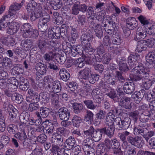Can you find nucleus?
Masks as SVG:
<instances>
[{
  "label": "nucleus",
  "instance_id": "nucleus-1",
  "mask_svg": "<svg viewBox=\"0 0 155 155\" xmlns=\"http://www.w3.org/2000/svg\"><path fill=\"white\" fill-rule=\"evenodd\" d=\"M150 68L143 65L135 67L132 70L133 73L130 74V78L135 81L142 80V84L146 89H148L152 85V81L148 77L149 76Z\"/></svg>",
  "mask_w": 155,
  "mask_h": 155
},
{
  "label": "nucleus",
  "instance_id": "nucleus-2",
  "mask_svg": "<svg viewBox=\"0 0 155 155\" xmlns=\"http://www.w3.org/2000/svg\"><path fill=\"white\" fill-rule=\"evenodd\" d=\"M21 31L22 33V36L25 38H36L38 35L37 31L34 30L29 23L23 24L21 27Z\"/></svg>",
  "mask_w": 155,
  "mask_h": 155
},
{
  "label": "nucleus",
  "instance_id": "nucleus-3",
  "mask_svg": "<svg viewBox=\"0 0 155 155\" xmlns=\"http://www.w3.org/2000/svg\"><path fill=\"white\" fill-rule=\"evenodd\" d=\"M4 106L5 109L8 110L9 112V117L12 120L15 119L17 116V111L14 108L13 106L11 104L9 101H6L4 103Z\"/></svg>",
  "mask_w": 155,
  "mask_h": 155
},
{
  "label": "nucleus",
  "instance_id": "nucleus-4",
  "mask_svg": "<svg viewBox=\"0 0 155 155\" xmlns=\"http://www.w3.org/2000/svg\"><path fill=\"white\" fill-rule=\"evenodd\" d=\"M0 88L4 92L5 94L8 97H11L16 89L7 85L4 80L0 81Z\"/></svg>",
  "mask_w": 155,
  "mask_h": 155
},
{
  "label": "nucleus",
  "instance_id": "nucleus-5",
  "mask_svg": "<svg viewBox=\"0 0 155 155\" xmlns=\"http://www.w3.org/2000/svg\"><path fill=\"white\" fill-rule=\"evenodd\" d=\"M50 19L49 15H47L39 19L38 27L40 31L43 32H45L47 28V23L49 21Z\"/></svg>",
  "mask_w": 155,
  "mask_h": 155
},
{
  "label": "nucleus",
  "instance_id": "nucleus-6",
  "mask_svg": "<svg viewBox=\"0 0 155 155\" xmlns=\"http://www.w3.org/2000/svg\"><path fill=\"white\" fill-rule=\"evenodd\" d=\"M127 139L129 143L137 147H141L143 144V140L138 136L133 137L130 136H128Z\"/></svg>",
  "mask_w": 155,
  "mask_h": 155
},
{
  "label": "nucleus",
  "instance_id": "nucleus-7",
  "mask_svg": "<svg viewBox=\"0 0 155 155\" xmlns=\"http://www.w3.org/2000/svg\"><path fill=\"white\" fill-rule=\"evenodd\" d=\"M147 32L144 26L138 27L137 30L135 40L137 41L144 39L147 37Z\"/></svg>",
  "mask_w": 155,
  "mask_h": 155
},
{
  "label": "nucleus",
  "instance_id": "nucleus-8",
  "mask_svg": "<svg viewBox=\"0 0 155 155\" xmlns=\"http://www.w3.org/2000/svg\"><path fill=\"white\" fill-rule=\"evenodd\" d=\"M120 98L122 97V98L119 101V104L121 107H123L126 109H129L130 108V98L124 96L123 93L122 92L120 95Z\"/></svg>",
  "mask_w": 155,
  "mask_h": 155
},
{
  "label": "nucleus",
  "instance_id": "nucleus-9",
  "mask_svg": "<svg viewBox=\"0 0 155 155\" xmlns=\"http://www.w3.org/2000/svg\"><path fill=\"white\" fill-rule=\"evenodd\" d=\"M60 118L62 120H68L70 116V112L66 108H61L58 111Z\"/></svg>",
  "mask_w": 155,
  "mask_h": 155
},
{
  "label": "nucleus",
  "instance_id": "nucleus-10",
  "mask_svg": "<svg viewBox=\"0 0 155 155\" xmlns=\"http://www.w3.org/2000/svg\"><path fill=\"white\" fill-rule=\"evenodd\" d=\"M9 24L7 29V32L10 35H14L18 30L20 25L18 23L15 21H12L11 23L9 22Z\"/></svg>",
  "mask_w": 155,
  "mask_h": 155
},
{
  "label": "nucleus",
  "instance_id": "nucleus-11",
  "mask_svg": "<svg viewBox=\"0 0 155 155\" xmlns=\"http://www.w3.org/2000/svg\"><path fill=\"white\" fill-rule=\"evenodd\" d=\"M48 34V37L50 38H58L60 35V28L55 27L52 29H49Z\"/></svg>",
  "mask_w": 155,
  "mask_h": 155
},
{
  "label": "nucleus",
  "instance_id": "nucleus-12",
  "mask_svg": "<svg viewBox=\"0 0 155 155\" xmlns=\"http://www.w3.org/2000/svg\"><path fill=\"white\" fill-rule=\"evenodd\" d=\"M42 9L40 5L34 11L31 13L30 16L31 20L33 21L40 17L42 15Z\"/></svg>",
  "mask_w": 155,
  "mask_h": 155
},
{
  "label": "nucleus",
  "instance_id": "nucleus-13",
  "mask_svg": "<svg viewBox=\"0 0 155 155\" xmlns=\"http://www.w3.org/2000/svg\"><path fill=\"white\" fill-rule=\"evenodd\" d=\"M91 68L86 67L84 69L79 72L78 77L81 79H87L90 75H91Z\"/></svg>",
  "mask_w": 155,
  "mask_h": 155
},
{
  "label": "nucleus",
  "instance_id": "nucleus-14",
  "mask_svg": "<svg viewBox=\"0 0 155 155\" xmlns=\"http://www.w3.org/2000/svg\"><path fill=\"white\" fill-rule=\"evenodd\" d=\"M127 26L130 29L134 30L138 25V23L134 17H129L126 20Z\"/></svg>",
  "mask_w": 155,
  "mask_h": 155
},
{
  "label": "nucleus",
  "instance_id": "nucleus-15",
  "mask_svg": "<svg viewBox=\"0 0 155 155\" xmlns=\"http://www.w3.org/2000/svg\"><path fill=\"white\" fill-rule=\"evenodd\" d=\"M2 41L3 44L9 47L13 46L16 44L15 38L10 36L3 38Z\"/></svg>",
  "mask_w": 155,
  "mask_h": 155
},
{
  "label": "nucleus",
  "instance_id": "nucleus-16",
  "mask_svg": "<svg viewBox=\"0 0 155 155\" xmlns=\"http://www.w3.org/2000/svg\"><path fill=\"white\" fill-rule=\"evenodd\" d=\"M140 58V55L138 54H131L128 57V63L130 66L131 68L134 67L136 65Z\"/></svg>",
  "mask_w": 155,
  "mask_h": 155
},
{
  "label": "nucleus",
  "instance_id": "nucleus-17",
  "mask_svg": "<svg viewBox=\"0 0 155 155\" xmlns=\"http://www.w3.org/2000/svg\"><path fill=\"white\" fill-rule=\"evenodd\" d=\"M22 4L15 3L12 4L9 8V16L10 17L15 15L16 13V11L19 10L22 5Z\"/></svg>",
  "mask_w": 155,
  "mask_h": 155
},
{
  "label": "nucleus",
  "instance_id": "nucleus-18",
  "mask_svg": "<svg viewBox=\"0 0 155 155\" xmlns=\"http://www.w3.org/2000/svg\"><path fill=\"white\" fill-rule=\"evenodd\" d=\"M124 90L125 92L130 94L134 91L135 86L133 83L131 82H126L124 86Z\"/></svg>",
  "mask_w": 155,
  "mask_h": 155
},
{
  "label": "nucleus",
  "instance_id": "nucleus-19",
  "mask_svg": "<svg viewBox=\"0 0 155 155\" xmlns=\"http://www.w3.org/2000/svg\"><path fill=\"white\" fill-rule=\"evenodd\" d=\"M48 86L54 92L58 93L61 90L60 83L58 81H55L49 84Z\"/></svg>",
  "mask_w": 155,
  "mask_h": 155
},
{
  "label": "nucleus",
  "instance_id": "nucleus-20",
  "mask_svg": "<svg viewBox=\"0 0 155 155\" xmlns=\"http://www.w3.org/2000/svg\"><path fill=\"white\" fill-rule=\"evenodd\" d=\"M105 116V112L103 110H100L96 114V117L95 119V124L96 125H99L101 120L104 119Z\"/></svg>",
  "mask_w": 155,
  "mask_h": 155
},
{
  "label": "nucleus",
  "instance_id": "nucleus-21",
  "mask_svg": "<svg viewBox=\"0 0 155 155\" xmlns=\"http://www.w3.org/2000/svg\"><path fill=\"white\" fill-rule=\"evenodd\" d=\"M97 51V55L98 56L97 57L99 56V58H96V61L98 62H100L101 61V57L103 56L104 54H105V51L102 45H101L99 46L96 49Z\"/></svg>",
  "mask_w": 155,
  "mask_h": 155
},
{
  "label": "nucleus",
  "instance_id": "nucleus-22",
  "mask_svg": "<svg viewBox=\"0 0 155 155\" xmlns=\"http://www.w3.org/2000/svg\"><path fill=\"white\" fill-rule=\"evenodd\" d=\"M114 115L111 112L108 113L107 115L105 124L106 126H114Z\"/></svg>",
  "mask_w": 155,
  "mask_h": 155
},
{
  "label": "nucleus",
  "instance_id": "nucleus-23",
  "mask_svg": "<svg viewBox=\"0 0 155 155\" xmlns=\"http://www.w3.org/2000/svg\"><path fill=\"white\" fill-rule=\"evenodd\" d=\"M75 140L74 138L71 137H70L68 138L66 141L65 147L68 150L71 149L73 147Z\"/></svg>",
  "mask_w": 155,
  "mask_h": 155
},
{
  "label": "nucleus",
  "instance_id": "nucleus-24",
  "mask_svg": "<svg viewBox=\"0 0 155 155\" xmlns=\"http://www.w3.org/2000/svg\"><path fill=\"white\" fill-rule=\"evenodd\" d=\"M5 84H6L7 85L10 87H12L16 89L18 87V81L14 77L10 78L7 80V82L5 81Z\"/></svg>",
  "mask_w": 155,
  "mask_h": 155
},
{
  "label": "nucleus",
  "instance_id": "nucleus-25",
  "mask_svg": "<svg viewBox=\"0 0 155 155\" xmlns=\"http://www.w3.org/2000/svg\"><path fill=\"white\" fill-rule=\"evenodd\" d=\"M147 61L150 64L155 63V51L148 53L146 57Z\"/></svg>",
  "mask_w": 155,
  "mask_h": 155
},
{
  "label": "nucleus",
  "instance_id": "nucleus-26",
  "mask_svg": "<svg viewBox=\"0 0 155 155\" xmlns=\"http://www.w3.org/2000/svg\"><path fill=\"white\" fill-rule=\"evenodd\" d=\"M101 129L104 130L103 134H105L110 137H111L114 134V126H106Z\"/></svg>",
  "mask_w": 155,
  "mask_h": 155
},
{
  "label": "nucleus",
  "instance_id": "nucleus-27",
  "mask_svg": "<svg viewBox=\"0 0 155 155\" xmlns=\"http://www.w3.org/2000/svg\"><path fill=\"white\" fill-rule=\"evenodd\" d=\"M92 38V35L89 34L83 35L81 37V41L82 45H85L87 43H90L89 42Z\"/></svg>",
  "mask_w": 155,
  "mask_h": 155
},
{
  "label": "nucleus",
  "instance_id": "nucleus-28",
  "mask_svg": "<svg viewBox=\"0 0 155 155\" xmlns=\"http://www.w3.org/2000/svg\"><path fill=\"white\" fill-rule=\"evenodd\" d=\"M35 69L38 72L42 74H45L47 71L46 67L44 64L41 63H38L36 64Z\"/></svg>",
  "mask_w": 155,
  "mask_h": 155
},
{
  "label": "nucleus",
  "instance_id": "nucleus-29",
  "mask_svg": "<svg viewBox=\"0 0 155 155\" xmlns=\"http://www.w3.org/2000/svg\"><path fill=\"white\" fill-rule=\"evenodd\" d=\"M144 27L148 34L152 35H155V25L150 23L148 25Z\"/></svg>",
  "mask_w": 155,
  "mask_h": 155
},
{
  "label": "nucleus",
  "instance_id": "nucleus-30",
  "mask_svg": "<svg viewBox=\"0 0 155 155\" xmlns=\"http://www.w3.org/2000/svg\"><path fill=\"white\" fill-rule=\"evenodd\" d=\"M104 130L101 129L97 131H94L92 137L94 141L97 142L101 139L102 134H103V132H104Z\"/></svg>",
  "mask_w": 155,
  "mask_h": 155
},
{
  "label": "nucleus",
  "instance_id": "nucleus-31",
  "mask_svg": "<svg viewBox=\"0 0 155 155\" xmlns=\"http://www.w3.org/2000/svg\"><path fill=\"white\" fill-rule=\"evenodd\" d=\"M52 138V141H53L54 139L56 141L57 144L59 146H61L63 144V138L61 135L58 134V133H54ZM52 142H53V141H52Z\"/></svg>",
  "mask_w": 155,
  "mask_h": 155
},
{
  "label": "nucleus",
  "instance_id": "nucleus-32",
  "mask_svg": "<svg viewBox=\"0 0 155 155\" xmlns=\"http://www.w3.org/2000/svg\"><path fill=\"white\" fill-rule=\"evenodd\" d=\"M94 28L96 36L98 38H101L103 35L102 29L101 25L99 24H97L95 25Z\"/></svg>",
  "mask_w": 155,
  "mask_h": 155
},
{
  "label": "nucleus",
  "instance_id": "nucleus-33",
  "mask_svg": "<svg viewBox=\"0 0 155 155\" xmlns=\"http://www.w3.org/2000/svg\"><path fill=\"white\" fill-rule=\"evenodd\" d=\"M14 137L17 139L21 141L24 140L27 138V136L24 130H22L21 132L17 133L14 135Z\"/></svg>",
  "mask_w": 155,
  "mask_h": 155
},
{
  "label": "nucleus",
  "instance_id": "nucleus-34",
  "mask_svg": "<svg viewBox=\"0 0 155 155\" xmlns=\"http://www.w3.org/2000/svg\"><path fill=\"white\" fill-rule=\"evenodd\" d=\"M84 51L86 54H89L91 55L93 54L94 51V49L91 45L90 43H87L84 45Z\"/></svg>",
  "mask_w": 155,
  "mask_h": 155
},
{
  "label": "nucleus",
  "instance_id": "nucleus-35",
  "mask_svg": "<svg viewBox=\"0 0 155 155\" xmlns=\"http://www.w3.org/2000/svg\"><path fill=\"white\" fill-rule=\"evenodd\" d=\"M119 69L121 72H125L128 70V67L125 60H120L119 63Z\"/></svg>",
  "mask_w": 155,
  "mask_h": 155
},
{
  "label": "nucleus",
  "instance_id": "nucleus-36",
  "mask_svg": "<svg viewBox=\"0 0 155 155\" xmlns=\"http://www.w3.org/2000/svg\"><path fill=\"white\" fill-rule=\"evenodd\" d=\"M40 5H38L37 3L34 1L31 2L28 4L27 6V10L29 12H33L34 10L37 8V7H38Z\"/></svg>",
  "mask_w": 155,
  "mask_h": 155
},
{
  "label": "nucleus",
  "instance_id": "nucleus-37",
  "mask_svg": "<svg viewBox=\"0 0 155 155\" xmlns=\"http://www.w3.org/2000/svg\"><path fill=\"white\" fill-rule=\"evenodd\" d=\"M131 122V120L129 118L127 117L124 118L122 121L121 128L124 129H127L130 126Z\"/></svg>",
  "mask_w": 155,
  "mask_h": 155
},
{
  "label": "nucleus",
  "instance_id": "nucleus-38",
  "mask_svg": "<svg viewBox=\"0 0 155 155\" xmlns=\"http://www.w3.org/2000/svg\"><path fill=\"white\" fill-rule=\"evenodd\" d=\"M147 48V45L145 44V41H142L138 43L136 49L138 52H141L146 50Z\"/></svg>",
  "mask_w": 155,
  "mask_h": 155
},
{
  "label": "nucleus",
  "instance_id": "nucleus-39",
  "mask_svg": "<svg viewBox=\"0 0 155 155\" xmlns=\"http://www.w3.org/2000/svg\"><path fill=\"white\" fill-rule=\"evenodd\" d=\"M40 112L42 117L45 118L49 114L50 110L49 108L46 107H41L40 108Z\"/></svg>",
  "mask_w": 155,
  "mask_h": 155
},
{
  "label": "nucleus",
  "instance_id": "nucleus-40",
  "mask_svg": "<svg viewBox=\"0 0 155 155\" xmlns=\"http://www.w3.org/2000/svg\"><path fill=\"white\" fill-rule=\"evenodd\" d=\"M94 129L92 126L90 127L87 130L84 131V136L85 137H88V139H90L94 132Z\"/></svg>",
  "mask_w": 155,
  "mask_h": 155
},
{
  "label": "nucleus",
  "instance_id": "nucleus-41",
  "mask_svg": "<svg viewBox=\"0 0 155 155\" xmlns=\"http://www.w3.org/2000/svg\"><path fill=\"white\" fill-rule=\"evenodd\" d=\"M10 17L9 15H6L3 16L1 19L0 21V25L1 26L4 28L7 27V25H9V23H8L7 21L8 20V17Z\"/></svg>",
  "mask_w": 155,
  "mask_h": 155
},
{
  "label": "nucleus",
  "instance_id": "nucleus-42",
  "mask_svg": "<svg viewBox=\"0 0 155 155\" xmlns=\"http://www.w3.org/2000/svg\"><path fill=\"white\" fill-rule=\"evenodd\" d=\"M72 122L73 126L77 127L79 126L80 123L82 122V120L80 117L75 115L72 119Z\"/></svg>",
  "mask_w": 155,
  "mask_h": 155
},
{
  "label": "nucleus",
  "instance_id": "nucleus-43",
  "mask_svg": "<svg viewBox=\"0 0 155 155\" xmlns=\"http://www.w3.org/2000/svg\"><path fill=\"white\" fill-rule=\"evenodd\" d=\"M74 112L76 114H78L83 109L82 105L80 103H74L73 106Z\"/></svg>",
  "mask_w": 155,
  "mask_h": 155
},
{
  "label": "nucleus",
  "instance_id": "nucleus-44",
  "mask_svg": "<svg viewBox=\"0 0 155 155\" xmlns=\"http://www.w3.org/2000/svg\"><path fill=\"white\" fill-rule=\"evenodd\" d=\"M39 107V104L37 102H34L29 104L28 109L30 111L32 112L37 110Z\"/></svg>",
  "mask_w": 155,
  "mask_h": 155
},
{
  "label": "nucleus",
  "instance_id": "nucleus-45",
  "mask_svg": "<svg viewBox=\"0 0 155 155\" xmlns=\"http://www.w3.org/2000/svg\"><path fill=\"white\" fill-rule=\"evenodd\" d=\"M50 96L52 103L57 105L59 102L58 94L54 92H52Z\"/></svg>",
  "mask_w": 155,
  "mask_h": 155
},
{
  "label": "nucleus",
  "instance_id": "nucleus-46",
  "mask_svg": "<svg viewBox=\"0 0 155 155\" xmlns=\"http://www.w3.org/2000/svg\"><path fill=\"white\" fill-rule=\"evenodd\" d=\"M84 142L87 143L83 146V149L84 151L86 152L87 151L90 150V148H91V142H93L92 140L90 139H87L84 140Z\"/></svg>",
  "mask_w": 155,
  "mask_h": 155
},
{
  "label": "nucleus",
  "instance_id": "nucleus-47",
  "mask_svg": "<svg viewBox=\"0 0 155 155\" xmlns=\"http://www.w3.org/2000/svg\"><path fill=\"white\" fill-rule=\"evenodd\" d=\"M68 48H66L68 51H71V54L72 56L75 57L78 54L76 47H72L70 43L68 44Z\"/></svg>",
  "mask_w": 155,
  "mask_h": 155
},
{
  "label": "nucleus",
  "instance_id": "nucleus-48",
  "mask_svg": "<svg viewBox=\"0 0 155 155\" xmlns=\"http://www.w3.org/2000/svg\"><path fill=\"white\" fill-rule=\"evenodd\" d=\"M38 45L40 49L45 48V49L48 48V41L43 40H39Z\"/></svg>",
  "mask_w": 155,
  "mask_h": 155
},
{
  "label": "nucleus",
  "instance_id": "nucleus-49",
  "mask_svg": "<svg viewBox=\"0 0 155 155\" xmlns=\"http://www.w3.org/2000/svg\"><path fill=\"white\" fill-rule=\"evenodd\" d=\"M12 99L13 101H16L17 102L21 103L22 100V96L19 94L15 92L13 95L11 96Z\"/></svg>",
  "mask_w": 155,
  "mask_h": 155
},
{
  "label": "nucleus",
  "instance_id": "nucleus-50",
  "mask_svg": "<svg viewBox=\"0 0 155 155\" xmlns=\"http://www.w3.org/2000/svg\"><path fill=\"white\" fill-rule=\"evenodd\" d=\"M137 19L141 24L143 25V26H146L150 23L147 18L142 15H140L137 17Z\"/></svg>",
  "mask_w": 155,
  "mask_h": 155
},
{
  "label": "nucleus",
  "instance_id": "nucleus-51",
  "mask_svg": "<svg viewBox=\"0 0 155 155\" xmlns=\"http://www.w3.org/2000/svg\"><path fill=\"white\" fill-rule=\"evenodd\" d=\"M84 102L87 107L89 109L94 110L96 108V105H94L92 101L90 100L85 101Z\"/></svg>",
  "mask_w": 155,
  "mask_h": 155
},
{
  "label": "nucleus",
  "instance_id": "nucleus-52",
  "mask_svg": "<svg viewBox=\"0 0 155 155\" xmlns=\"http://www.w3.org/2000/svg\"><path fill=\"white\" fill-rule=\"evenodd\" d=\"M105 147L102 144H98L97 147L96 153L97 155H101L102 153L104 152Z\"/></svg>",
  "mask_w": 155,
  "mask_h": 155
},
{
  "label": "nucleus",
  "instance_id": "nucleus-53",
  "mask_svg": "<svg viewBox=\"0 0 155 155\" xmlns=\"http://www.w3.org/2000/svg\"><path fill=\"white\" fill-rule=\"evenodd\" d=\"M102 43L105 46H110L111 44V42L109 36H105L103 38Z\"/></svg>",
  "mask_w": 155,
  "mask_h": 155
},
{
  "label": "nucleus",
  "instance_id": "nucleus-54",
  "mask_svg": "<svg viewBox=\"0 0 155 155\" xmlns=\"http://www.w3.org/2000/svg\"><path fill=\"white\" fill-rule=\"evenodd\" d=\"M111 59L110 54L107 53H106L104 55L103 57H101V60L103 61L104 63L107 64Z\"/></svg>",
  "mask_w": 155,
  "mask_h": 155
},
{
  "label": "nucleus",
  "instance_id": "nucleus-55",
  "mask_svg": "<svg viewBox=\"0 0 155 155\" xmlns=\"http://www.w3.org/2000/svg\"><path fill=\"white\" fill-rule=\"evenodd\" d=\"M100 91L98 90V89L96 88L93 89L92 91L91 94L93 97V98L94 99H97L99 101L101 100V97H100Z\"/></svg>",
  "mask_w": 155,
  "mask_h": 155
},
{
  "label": "nucleus",
  "instance_id": "nucleus-56",
  "mask_svg": "<svg viewBox=\"0 0 155 155\" xmlns=\"http://www.w3.org/2000/svg\"><path fill=\"white\" fill-rule=\"evenodd\" d=\"M134 95L135 102L137 103H139L144 96L143 94H141L140 92H136Z\"/></svg>",
  "mask_w": 155,
  "mask_h": 155
},
{
  "label": "nucleus",
  "instance_id": "nucleus-57",
  "mask_svg": "<svg viewBox=\"0 0 155 155\" xmlns=\"http://www.w3.org/2000/svg\"><path fill=\"white\" fill-rule=\"evenodd\" d=\"M47 66L48 68L50 69L55 71L58 70L57 64L54 62H48L47 64Z\"/></svg>",
  "mask_w": 155,
  "mask_h": 155
},
{
  "label": "nucleus",
  "instance_id": "nucleus-58",
  "mask_svg": "<svg viewBox=\"0 0 155 155\" xmlns=\"http://www.w3.org/2000/svg\"><path fill=\"white\" fill-rule=\"evenodd\" d=\"M2 60V65L4 66H9L12 63L11 59L7 57L4 58Z\"/></svg>",
  "mask_w": 155,
  "mask_h": 155
},
{
  "label": "nucleus",
  "instance_id": "nucleus-59",
  "mask_svg": "<svg viewBox=\"0 0 155 155\" xmlns=\"http://www.w3.org/2000/svg\"><path fill=\"white\" fill-rule=\"evenodd\" d=\"M114 77L115 79L120 81L123 82L125 81L124 78L122 76L121 73L119 71H115Z\"/></svg>",
  "mask_w": 155,
  "mask_h": 155
},
{
  "label": "nucleus",
  "instance_id": "nucleus-60",
  "mask_svg": "<svg viewBox=\"0 0 155 155\" xmlns=\"http://www.w3.org/2000/svg\"><path fill=\"white\" fill-rule=\"evenodd\" d=\"M126 154L129 155H135L136 153L135 149L132 147L128 146L126 147V150L125 151Z\"/></svg>",
  "mask_w": 155,
  "mask_h": 155
},
{
  "label": "nucleus",
  "instance_id": "nucleus-61",
  "mask_svg": "<svg viewBox=\"0 0 155 155\" xmlns=\"http://www.w3.org/2000/svg\"><path fill=\"white\" fill-rule=\"evenodd\" d=\"M67 85L72 91H74L77 89V84L74 82L68 83Z\"/></svg>",
  "mask_w": 155,
  "mask_h": 155
},
{
  "label": "nucleus",
  "instance_id": "nucleus-62",
  "mask_svg": "<svg viewBox=\"0 0 155 155\" xmlns=\"http://www.w3.org/2000/svg\"><path fill=\"white\" fill-rule=\"evenodd\" d=\"M88 15L91 19L93 18L94 17L96 12L94 11V9L91 7H89L87 10Z\"/></svg>",
  "mask_w": 155,
  "mask_h": 155
},
{
  "label": "nucleus",
  "instance_id": "nucleus-63",
  "mask_svg": "<svg viewBox=\"0 0 155 155\" xmlns=\"http://www.w3.org/2000/svg\"><path fill=\"white\" fill-rule=\"evenodd\" d=\"M139 113L137 110H135L131 112L129 114V116L135 120H136L138 118Z\"/></svg>",
  "mask_w": 155,
  "mask_h": 155
},
{
  "label": "nucleus",
  "instance_id": "nucleus-64",
  "mask_svg": "<svg viewBox=\"0 0 155 155\" xmlns=\"http://www.w3.org/2000/svg\"><path fill=\"white\" fill-rule=\"evenodd\" d=\"M53 155H60L61 153V149L58 146L54 145L52 148Z\"/></svg>",
  "mask_w": 155,
  "mask_h": 155
}]
</instances>
